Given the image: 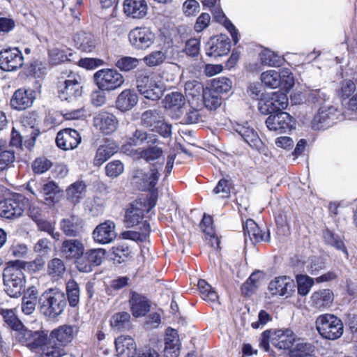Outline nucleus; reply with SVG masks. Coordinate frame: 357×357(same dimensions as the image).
I'll return each mask as SVG.
<instances>
[{
  "instance_id": "nucleus-14",
  "label": "nucleus",
  "mask_w": 357,
  "mask_h": 357,
  "mask_svg": "<svg viewBox=\"0 0 357 357\" xmlns=\"http://www.w3.org/2000/svg\"><path fill=\"white\" fill-rule=\"evenodd\" d=\"M229 38L225 35L212 37L206 45V54L209 56H222L230 51Z\"/></svg>"
},
{
  "instance_id": "nucleus-35",
  "label": "nucleus",
  "mask_w": 357,
  "mask_h": 357,
  "mask_svg": "<svg viewBox=\"0 0 357 357\" xmlns=\"http://www.w3.org/2000/svg\"><path fill=\"white\" fill-rule=\"evenodd\" d=\"M312 305L318 309L325 308L333 301V293L328 289L314 291L311 296Z\"/></svg>"
},
{
  "instance_id": "nucleus-17",
  "label": "nucleus",
  "mask_w": 357,
  "mask_h": 357,
  "mask_svg": "<svg viewBox=\"0 0 357 357\" xmlns=\"http://www.w3.org/2000/svg\"><path fill=\"white\" fill-rule=\"evenodd\" d=\"M243 234L245 237V243L247 244L248 240L252 244L259 241H269L270 234L268 231H263L258 225L252 219L247 220L243 225Z\"/></svg>"
},
{
  "instance_id": "nucleus-46",
  "label": "nucleus",
  "mask_w": 357,
  "mask_h": 357,
  "mask_svg": "<svg viewBox=\"0 0 357 357\" xmlns=\"http://www.w3.org/2000/svg\"><path fill=\"white\" fill-rule=\"evenodd\" d=\"M130 315L128 312H121L114 314L110 319V325L117 331H121L130 328Z\"/></svg>"
},
{
  "instance_id": "nucleus-15",
  "label": "nucleus",
  "mask_w": 357,
  "mask_h": 357,
  "mask_svg": "<svg viewBox=\"0 0 357 357\" xmlns=\"http://www.w3.org/2000/svg\"><path fill=\"white\" fill-rule=\"evenodd\" d=\"M335 116L336 109L334 107H321L312 121V128L314 130H325L333 125Z\"/></svg>"
},
{
  "instance_id": "nucleus-2",
  "label": "nucleus",
  "mask_w": 357,
  "mask_h": 357,
  "mask_svg": "<svg viewBox=\"0 0 357 357\" xmlns=\"http://www.w3.org/2000/svg\"><path fill=\"white\" fill-rule=\"evenodd\" d=\"M26 262L16 260L10 261L3 271V281L5 292L10 297L18 298L25 285V275L23 270Z\"/></svg>"
},
{
  "instance_id": "nucleus-18",
  "label": "nucleus",
  "mask_w": 357,
  "mask_h": 357,
  "mask_svg": "<svg viewBox=\"0 0 357 357\" xmlns=\"http://www.w3.org/2000/svg\"><path fill=\"white\" fill-rule=\"evenodd\" d=\"M81 142L79 132L71 128H66L57 133L56 143L58 147L63 150L75 149Z\"/></svg>"
},
{
  "instance_id": "nucleus-13",
  "label": "nucleus",
  "mask_w": 357,
  "mask_h": 357,
  "mask_svg": "<svg viewBox=\"0 0 357 357\" xmlns=\"http://www.w3.org/2000/svg\"><path fill=\"white\" fill-rule=\"evenodd\" d=\"M288 104V98L283 93L275 92L272 96L259 102V109L264 114L275 113L284 109Z\"/></svg>"
},
{
  "instance_id": "nucleus-10",
  "label": "nucleus",
  "mask_w": 357,
  "mask_h": 357,
  "mask_svg": "<svg viewBox=\"0 0 357 357\" xmlns=\"http://www.w3.org/2000/svg\"><path fill=\"white\" fill-rule=\"evenodd\" d=\"M266 124L270 130L286 132L294 128V121L287 112H280L275 114H271L266 119Z\"/></svg>"
},
{
  "instance_id": "nucleus-27",
  "label": "nucleus",
  "mask_w": 357,
  "mask_h": 357,
  "mask_svg": "<svg viewBox=\"0 0 357 357\" xmlns=\"http://www.w3.org/2000/svg\"><path fill=\"white\" fill-rule=\"evenodd\" d=\"M180 349L181 343L177 331L172 328L167 329L165 337V357H178Z\"/></svg>"
},
{
  "instance_id": "nucleus-55",
  "label": "nucleus",
  "mask_w": 357,
  "mask_h": 357,
  "mask_svg": "<svg viewBox=\"0 0 357 357\" xmlns=\"http://www.w3.org/2000/svg\"><path fill=\"white\" fill-rule=\"evenodd\" d=\"M0 314L5 323L12 329L17 331L22 327V322L17 317L13 310L1 309Z\"/></svg>"
},
{
  "instance_id": "nucleus-21",
  "label": "nucleus",
  "mask_w": 357,
  "mask_h": 357,
  "mask_svg": "<svg viewBox=\"0 0 357 357\" xmlns=\"http://www.w3.org/2000/svg\"><path fill=\"white\" fill-rule=\"evenodd\" d=\"M148 4L146 0H124L123 10L124 14L132 19H142L148 13Z\"/></svg>"
},
{
  "instance_id": "nucleus-11",
  "label": "nucleus",
  "mask_w": 357,
  "mask_h": 357,
  "mask_svg": "<svg viewBox=\"0 0 357 357\" xmlns=\"http://www.w3.org/2000/svg\"><path fill=\"white\" fill-rule=\"evenodd\" d=\"M105 255V250L102 248L87 250L77 261V268L84 273L91 272L93 266H99Z\"/></svg>"
},
{
  "instance_id": "nucleus-42",
  "label": "nucleus",
  "mask_w": 357,
  "mask_h": 357,
  "mask_svg": "<svg viewBox=\"0 0 357 357\" xmlns=\"http://www.w3.org/2000/svg\"><path fill=\"white\" fill-rule=\"evenodd\" d=\"M141 231H127L122 233L124 239H130L137 242H144L149 236L151 227L147 221L142 222Z\"/></svg>"
},
{
  "instance_id": "nucleus-7",
  "label": "nucleus",
  "mask_w": 357,
  "mask_h": 357,
  "mask_svg": "<svg viewBox=\"0 0 357 357\" xmlns=\"http://www.w3.org/2000/svg\"><path fill=\"white\" fill-rule=\"evenodd\" d=\"M128 40L133 48L145 50L152 46L155 40V33L149 27L137 26L130 31Z\"/></svg>"
},
{
  "instance_id": "nucleus-1",
  "label": "nucleus",
  "mask_w": 357,
  "mask_h": 357,
  "mask_svg": "<svg viewBox=\"0 0 357 357\" xmlns=\"http://www.w3.org/2000/svg\"><path fill=\"white\" fill-rule=\"evenodd\" d=\"M59 82V97L62 101L71 103L73 106L66 109L63 116L66 119H77L84 115L83 107L80 102L82 93L81 78L78 75L70 73Z\"/></svg>"
},
{
  "instance_id": "nucleus-6",
  "label": "nucleus",
  "mask_w": 357,
  "mask_h": 357,
  "mask_svg": "<svg viewBox=\"0 0 357 357\" xmlns=\"http://www.w3.org/2000/svg\"><path fill=\"white\" fill-rule=\"evenodd\" d=\"M138 91L146 98L152 100L160 99L163 95L164 86L153 75H140L137 79Z\"/></svg>"
},
{
  "instance_id": "nucleus-29",
  "label": "nucleus",
  "mask_w": 357,
  "mask_h": 357,
  "mask_svg": "<svg viewBox=\"0 0 357 357\" xmlns=\"http://www.w3.org/2000/svg\"><path fill=\"white\" fill-rule=\"evenodd\" d=\"M294 341V333L289 329L275 331L271 337L272 344L279 349H289L292 346Z\"/></svg>"
},
{
  "instance_id": "nucleus-45",
  "label": "nucleus",
  "mask_w": 357,
  "mask_h": 357,
  "mask_svg": "<svg viewBox=\"0 0 357 357\" xmlns=\"http://www.w3.org/2000/svg\"><path fill=\"white\" fill-rule=\"evenodd\" d=\"M323 238L326 244L334 247L338 250L342 251L346 255L348 254L342 237L338 234L327 229L323 231Z\"/></svg>"
},
{
  "instance_id": "nucleus-62",
  "label": "nucleus",
  "mask_w": 357,
  "mask_h": 357,
  "mask_svg": "<svg viewBox=\"0 0 357 357\" xmlns=\"http://www.w3.org/2000/svg\"><path fill=\"white\" fill-rule=\"evenodd\" d=\"M312 351L310 344L300 343L291 351L290 357H310L313 355Z\"/></svg>"
},
{
  "instance_id": "nucleus-59",
  "label": "nucleus",
  "mask_w": 357,
  "mask_h": 357,
  "mask_svg": "<svg viewBox=\"0 0 357 357\" xmlns=\"http://www.w3.org/2000/svg\"><path fill=\"white\" fill-rule=\"evenodd\" d=\"M200 228L207 235L210 236L212 241L216 243L217 248L219 246V239L214 235L213 227V220L211 215H204L203 219L200 223Z\"/></svg>"
},
{
  "instance_id": "nucleus-33",
  "label": "nucleus",
  "mask_w": 357,
  "mask_h": 357,
  "mask_svg": "<svg viewBox=\"0 0 357 357\" xmlns=\"http://www.w3.org/2000/svg\"><path fill=\"white\" fill-rule=\"evenodd\" d=\"M165 109L172 112H176V117H179L181 114V109L185 104V98L179 92H172L167 94L163 100Z\"/></svg>"
},
{
  "instance_id": "nucleus-40",
  "label": "nucleus",
  "mask_w": 357,
  "mask_h": 357,
  "mask_svg": "<svg viewBox=\"0 0 357 357\" xmlns=\"http://www.w3.org/2000/svg\"><path fill=\"white\" fill-rule=\"evenodd\" d=\"M158 139L153 134H148L146 132L137 129L130 137L128 138V144L130 146H139L144 142L148 144H156Z\"/></svg>"
},
{
  "instance_id": "nucleus-31",
  "label": "nucleus",
  "mask_w": 357,
  "mask_h": 357,
  "mask_svg": "<svg viewBox=\"0 0 357 357\" xmlns=\"http://www.w3.org/2000/svg\"><path fill=\"white\" fill-rule=\"evenodd\" d=\"M130 309L135 317L144 316L150 310V304L144 296L132 293L130 298Z\"/></svg>"
},
{
  "instance_id": "nucleus-20",
  "label": "nucleus",
  "mask_w": 357,
  "mask_h": 357,
  "mask_svg": "<svg viewBox=\"0 0 357 357\" xmlns=\"http://www.w3.org/2000/svg\"><path fill=\"white\" fill-rule=\"evenodd\" d=\"M116 236L115 224L111 220H106L98 225L93 231V240L100 244L109 243Z\"/></svg>"
},
{
  "instance_id": "nucleus-24",
  "label": "nucleus",
  "mask_w": 357,
  "mask_h": 357,
  "mask_svg": "<svg viewBox=\"0 0 357 357\" xmlns=\"http://www.w3.org/2000/svg\"><path fill=\"white\" fill-rule=\"evenodd\" d=\"M160 174L158 167L151 168L149 172L144 173L142 170H136L133 178L138 179L136 182L139 183L142 190H151L154 188L159 179Z\"/></svg>"
},
{
  "instance_id": "nucleus-8",
  "label": "nucleus",
  "mask_w": 357,
  "mask_h": 357,
  "mask_svg": "<svg viewBox=\"0 0 357 357\" xmlns=\"http://www.w3.org/2000/svg\"><path fill=\"white\" fill-rule=\"evenodd\" d=\"M26 200L20 194L0 202V216L7 219L20 217L25 209Z\"/></svg>"
},
{
  "instance_id": "nucleus-52",
  "label": "nucleus",
  "mask_w": 357,
  "mask_h": 357,
  "mask_svg": "<svg viewBox=\"0 0 357 357\" xmlns=\"http://www.w3.org/2000/svg\"><path fill=\"white\" fill-rule=\"evenodd\" d=\"M280 74L275 70H268L261 73V80L267 87L276 89L280 86Z\"/></svg>"
},
{
  "instance_id": "nucleus-36",
  "label": "nucleus",
  "mask_w": 357,
  "mask_h": 357,
  "mask_svg": "<svg viewBox=\"0 0 357 357\" xmlns=\"http://www.w3.org/2000/svg\"><path fill=\"white\" fill-rule=\"evenodd\" d=\"M119 147L113 143H107L100 146L93 159V165L98 167L100 166L116 153Z\"/></svg>"
},
{
  "instance_id": "nucleus-26",
  "label": "nucleus",
  "mask_w": 357,
  "mask_h": 357,
  "mask_svg": "<svg viewBox=\"0 0 357 357\" xmlns=\"http://www.w3.org/2000/svg\"><path fill=\"white\" fill-rule=\"evenodd\" d=\"M30 129L31 132L29 135H26L22 136L19 131H17L15 128H13L10 141V146L16 148H20L24 144V145L29 149L33 147L36 139L40 132L38 130L35 129L33 126H31Z\"/></svg>"
},
{
  "instance_id": "nucleus-39",
  "label": "nucleus",
  "mask_w": 357,
  "mask_h": 357,
  "mask_svg": "<svg viewBox=\"0 0 357 357\" xmlns=\"http://www.w3.org/2000/svg\"><path fill=\"white\" fill-rule=\"evenodd\" d=\"M139 203L132 204L126 210L125 215V222L127 226L130 227L141 223L144 215V210L140 208Z\"/></svg>"
},
{
  "instance_id": "nucleus-63",
  "label": "nucleus",
  "mask_w": 357,
  "mask_h": 357,
  "mask_svg": "<svg viewBox=\"0 0 357 357\" xmlns=\"http://www.w3.org/2000/svg\"><path fill=\"white\" fill-rule=\"evenodd\" d=\"M124 169V166L120 160H113L109 162L105 167V172L107 176L116 178L121 175Z\"/></svg>"
},
{
  "instance_id": "nucleus-4",
  "label": "nucleus",
  "mask_w": 357,
  "mask_h": 357,
  "mask_svg": "<svg viewBox=\"0 0 357 357\" xmlns=\"http://www.w3.org/2000/svg\"><path fill=\"white\" fill-rule=\"evenodd\" d=\"M319 334L324 339L335 340L343 334L344 326L342 320L332 314L319 315L315 321Z\"/></svg>"
},
{
  "instance_id": "nucleus-47",
  "label": "nucleus",
  "mask_w": 357,
  "mask_h": 357,
  "mask_svg": "<svg viewBox=\"0 0 357 357\" xmlns=\"http://www.w3.org/2000/svg\"><path fill=\"white\" fill-rule=\"evenodd\" d=\"M204 106L210 110L215 109L220 106L222 98L219 93L211 89H207L202 95Z\"/></svg>"
},
{
  "instance_id": "nucleus-34",
  "label": "nucleus",
  "mask_w": 357,
  "mask_h": 357,
  "mask_svg": "<svg viewBox=\"0 0 357 357\" xmlns=\"http://www.w3.org/2000/svg\"><path fill=\"white\" fill-rule=\"evenodd\" d=\"M61 252L66 258H79L83 255L84 245L78 239H67L63 241Z\"/></svg>"
},
{
  "instance_id": "nucleus-51",
  "label": "nucleus",
  "mask_w": 357,
  "mask_h": 357,
  "mask_svg": "<svg viewBox=\"0 0 357 357\" xmlns=\"http://www.w3.org/2000/svg\"><path fill=\"white\" fill-rule=\"evenodd\" d=\"M259 59L261 64L268 66H280L283 61V59L280 56L268 49L261 52Z\"/></svg>"
},
{
  "instance_id": "nucleus-30",
  "label": "nucleus",
  "mask_w": 357,
  "mask_h": 357,
  "mask_svg": "<svg viewBox=\"0 0 357 357\" xmlns=\"http://www.w3.org/2000/svg\"><path fill=\"white\" fill-rule=\"evenodd\" d=\"M138 102V96L135 91L125 89L118 96L116 107L121 112H127L134 107Z\"/></svg>"
},
{
  "instance_id": "nucleus-48",
  "label": "nucleus",
  "mask_w": 357,
  "mask_h": 357,
  "mask_svg": "<svg viewBox=\"0 0 357 357\" xmlns=\"http://www.w3.org/2000/svg\"><path fill=\"white\" fill-rule=\"evenodd\" d=\"M162 115L158 109H149L144 112L141 116V123L146 128H153L158 121L162 119Z\"/></svg>"
},
{
  "instance_id": "nucleus-56",
  "label": "nucleus",
  "mask_w": 357,
  "mask_h": 357,
  "mask_svg": "<svg viewBox=\"0 0 357 357\" xmlns=\"http://www.w3.org/2000/svg\"><path fill=\"white\" fill-rule=\"evenodd\" d=\"M204 91L202 84L197 80L188 81L185 84V93L187 97L199 99Z\"/></svg>"
},
{
  "instance_id": "nucleus-64",
  "label": "nucleus",
  "mask_w": 357,
  "mask_h": 357,
  "mask_svg": "<svg viewBox=\"0 0 357 357\" xmlns=\"http://www.w3.org/2000/svg\"><path fill=\"white\" fill-rule=\"evenodd\" d=\"M112 254L114 256V260L121 263L130 255V251L127 245H119L112 248Z\"/></svg>"
},
{
  "instance_id": "nucleus-23",
  "label": "nucleus",
  "mask_w": 357,
  "mask_h": 357,
  "mask_svg": "<svg viewBox=\"0 0 357 357\" xmlns=\"http://www.w3.org/2000/svg\"><path fill=\"white\" fill-rule=\"evenodd\" d=\"M77 329L75 326L63 325L56 329L52 331L50 335V342L54 344L58 343L63 348L70 342L75 335L77 333Z\"/></svg>"
},
{
  "instance_id": "nucleus-25",
  "label": "nucleus",
  "mask_w": 357,
  "mask_h": 357,
  "mask_svg": "<svg viewBox=\"0 0 357 357\" xmlns=\"http://www.w3.org/2000/svg\"><path fill=\"white\" fill-rule=\"evenodd\" d=\"M139 155L146 162L152 165L154 167L159 165L160 167L165 163L164 151L162 147L158 144L149 145L147 147L140 150Z\"/></svg>"
},
{
  "instance_id": "nucleus-12",
  "label": "nucleus",
  "mask_w": 357,
  "mask_h": 357,
  "mask_svg": "<svg viewBox=\"0 0 357 357\" xmlns=\"http://www.w3.org/2000/svg\"><path fill=\"white\" fill-rule=\"evenodd\" d=\"M22 65L23 56L18 48H8L0 52V68L3 70H15Z\"/></svg>"
},
{
  "instance_id": "nucleus-41",
  "label": "nucleus",
  "mask_w": 357,
  "mask_h": 357,
  "mask_svg": "<svg viewBox=\"0 0 357 357\" xmlns=\"http://www.w3.org/2000/svg\"><path fill=\"white\" fill-rule=\"evenodd\" d=\"M85 192V184L82 181H77L66 189V197L70 202L77 204L84 197Z\"/></svg>"
},
{
  "instance_id": "nucleus-16",
  "label": "nucleus",
  "mask_w": 357,
  "mask_h": 357,
  "mask_svg": "<svg viewBox=\"0 0 357 357\" xmlns=\"http://www.w3.org/2000/svg\"><path fill=\"white\" fill-rule=\"evenodd\" d=\"M296 284L289 277L281 276L271 281L268 290L273 296L289 297L295 291Z\"/></svg>"
},
{
  "instance_id": "nucleus-9",
  "label": "nucleus",
  "mask_w": 357,
  "mask_h": 357,
  "mask_svg": "<svg viewBox=\"0 0 357 357\" xmlns=\"http://www.w3.org/2000/svg\"><path fill=\"white\" fill-rule=\"evenodd\" d=\"M16 339L31 350H36L46 342L47 333L41 331H32L28 329H20L17 331Z\"/></svg>"
},
{
  "instance_id": "nucleus-28",
  "label": "nucleus",
  "mask_w": 357,
  "mask_h": 357,
  "mask_svg": "<svg viewBox=\"0 0 357 357\" xmlns=\"http://www.w3.org/2000/svg\"><path fill=\"white\" fill-rule=\"evenodd\" d=\"M60 227L68 236H77L82 231L83 221L77 215H70L60 222Z\"/></svg>"
},
{
  "instance_id": "nucleus-57",
  "label": "nucleus",
  "mask_w": 357,
  "mask_h": 357,
  "mask_svg": "<svg viewBox=\"0 0 357 357\" xmlns=\"http://www.w3.org/2000/svg\"><path fill=\"white\" fill-rule=\"evenodd\" d=\"M211 89L219 94L227 93L231 89V82L225 77H218L213 79Z\"/></svg>"
},
{
  "instance_id": "nucleus-38",
  "label": "nucleus",
  "mask_w": 357,
  "mask_h": 357,
  "mask_svg": "<svg viewBox=\"0 0 357 357\" xmlns=\"http://www.w3.org/2000/svg\"><path fill=\"white\" fill-rule=\"evenodd\" d=\"M38 349L41 357H61L66 354L64 348L58 343L54 344L50 342V337L47 338L46 342Z\"/></svg>"
},
{
  "instance_id": "nucleus-5",
  "label": "nucleus",
  "mask_w": 357,
  "mask_h": 357,
  "mask_svg": "<svg viewBox=\"0 0 357 357\" xmlns=\"http://www.w3.org/2000/svg\"><path fill=\"white\" fill-rule=\"evenodd\" d=\"M93 80L101 91H112L121 88L124 82V77L114 68H102L93 75Z\"/></svg>"
},
{
  "instance_id": "nucleus-49",
  "label": "nucleus",
  "mask_w": 357,
  "mask_h": 357,
  "mask_svg": "<svg viewBox=\"0 0 357 357\" xmlns=\"http://www.w3.org/2000/svg\"><path fill=\"white\" fill-rule=\"evenodd\" d=\"M66 290L70 306H77L79 302L80 296L79 284L74 280H70L66 282Z\"/></svg>"
},
{
  "instance_id": "nucleus-43",
  "label": "nucleus",
  "mask_w": 357,
  "mask_h": 357,
  "mask_svg": "<svg viewBox=\"0 0 357 357\" xmlns=\"http://www.w3.org/2000/svg\"><path fill=\"white\" fill-rule=\"evenodd\" d=\"M15 153L7 149L6 142L0 139V171L8 169L15 161Z\"/></svg>"
},
{
  "instance_id": "nucleus-50",
  "label": "nucleus",
  "mask_w": 357,
  "mask_h": 357,
  "mask_svg": "<svg viewBox=\"0 0 357 357\" xmlns=\"http://www.w3.org/2000/svg\"><path fill=\"white\" fill-rule=\"evenodd\" d=\"M66 272V266L63 260L54 258L47 264V274L52 278H62Z\"/></svg>"
},
{
  "instance_id": "nucleus-60",
  "label": "nucleus",
  "mask_w": 357,
  "mask_h": 357,
  "mask_svg": "<svg viewBox=\"0 0 357 357\" xmlns=\"http://www.w3.org/2000/svg\"><path fill=\"white\" fill-rule=\"evenodd\" d=\"M166 59V53L162 50L153 51L144 57L143 60L148 66H156Z\"/></svg>"
},
{
  "instance_id": "nucleus-3",
  "label": "nucleus",
  "mask_w": 357,
  "mask_h": 357,
  "mask_svg": "<svg viewBox=\"0 0 357 357\" xmlns=\"http://www.w3.org/2000/svg\"><path fill=\"white\" fill-rule=\"evenodd\" d=\"M67 305L66 294L59 289L50 288L38 299V308L46 317L55 319L60 316Z\"/></svg>"
},
{
  "instance_id": "nucleus-58",
  "label": "nucleus",
  "mask_w": 357,
  "mask_h": 357,
  "mask_svg": "<svg viewBox=\"0 0 357 357\" xmlns=\"http://www.w3.org/2000/svg\"><path fill=\"white\" fill-rule=\"evenodd\" d=\"M296 281L298 293L301 296L307 295L314 284V280L307 275H297Z\"/></svg>"
},
{
  "instance_id": "nucleus-53",
  "label": "nucleus",
  "mask_w": 357,
  "mask_h": 357,
  "mask_svg": "<svg viewBox=\"0 0 357 357\" xmlns=\"http://www.w3.org/2000/svg\"><path fill=\"white\" fill-rule=\"evenodd\" d=\"M85 206L93 216H98L103 213L105 203L103 199L94 197L92 199H88L85 202Z\"/></svg>"
},
{
  "instance_id": "nucleus-37",
  "label": "nucleus",
  "mask_w": 357,
  "mask_h": 357,
  "mask_svg": "<svg viewBox=\"0 0 357 357\" xmlns=\"http://www.w3.org/2000/svg\"><path fill=\"white\" fill-rule=\"evenodd\" d=\"M74 40L77 48L84 52H90L96 47L94 36L90 33L80 31L75 35Z\"/></svg>"
},
{
  "instance_id": "nucleus-44",
  "label": "nucleus",
  "mask_w": 357,
  "mask_h": 357,
  "mask_svg": "<svg viewBox=\"0 0 357 357\" xmlns=\"http://www.w3.org/2000/svg\"><path fill=\"white\" fill-rule=\"evenodd\" d=\"M214 18L220 23H222L225 28L229 31L234 44H237L239 39L238 38V31L234 25L229 20L222 11L218 8H214L212 10Z\"/></svg>"
},
{
  "instance_id": "nucleus-19",
  "label": "nucleus",
  "mask_w": 357,
  "mask_h": 357,
  "mask_svg": "<svg viewBox=\"0 0 357 357\" xmlns=\"http://www.w3.org/2000/svg\"><path fill=\"white\" fill-rule=\"evenodd\" d=\"M93 125L102 133L110 135L117 129L119 121L113 114L104 112L94 116Z\"/></svg>"
},
{
  "instance_id": "nucleus-54",
  "label": "nucleus",
  "mask_w": 357,
  "mask_h": 357,
  "mask_svg": "<svg viewBox=\"0 0 357 357\" xmlns=\"http://www.w3.org/2000/svg\"><path fill=\"white\" fill-rule=\"evenodd\" d=\"M197 286L202 296V298L205 301L210 302H215L218 301V294L206 280L203 279L199 280Z\"/></svg>"
},
{
  "instance_id": "nucleus-61",
  "label": "nucleus",
  "mask_w": 357,
  "mask_h": 357,
  "mask_svg": "<svg viewBox=\"0 0 357 357\" xmlns=\"http://www.w3.org/2000/svg\"><path fill=\"white\" fill-rule=\"evenodd\" d=\"M139 65V60L131 56H122L116 62V66L122 71H130Z\"/></svg>"
},
{
  "instance_id": "nucleus-32",
  "label": "nucleus",
  "mask_w": 357,
  "mask_h": 357,
  "mask_svg": "<svg viewBox=\"0 0 357 357\" xmlns=\"http://www.w3.org/2000/svg\"><path fill=\"white\" fill-rule=\"evenodd\" d=\"M115 346L121 357H132L135 355L137 346L134 340L128 335H121L115 340Z\"/></svg>"
},
{
  "instance_id": "nucleus-22",
  "label": "nucleus",
  "mask_w": 357,
  "mask_h": 357,
  "mask_svg": "<svg viewBox=\"0 0 357 357\" xmlns=\"http://www.w3.org/2000/svg\"><path fill=\"white\" fill-rule=\"evenodd\" d=\"M36 98L35 91L32 89H19L10 100V105L17 110H23L33 104Z\"/></svg>"
}]
</instances>
